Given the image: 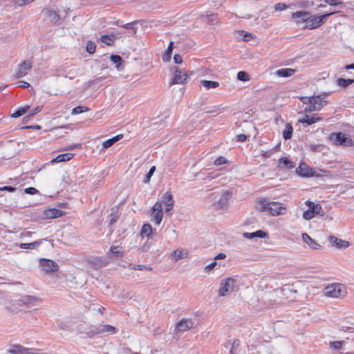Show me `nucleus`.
I'll list each match as a JSON object with an SVG mask.
<instances>
[{
	"mask_svg": "<svg viewBox=\"0 0 354 354\" xmlns=\"http://www.w3.org/2000/svg\"><path fill=\"white\" fill-rule=\"evenodd\" d=\"M74 154L71 153H66L58 155L56 158L51 160V162H61L64 161H68L72 159Z\"/></svg>",
	"mask_w": 354,
	"mask_h": 354,
	"instance_id": "27",
	"label": "nucleus"
},
{
	"mask_svg": "<svg viewBox=\"0 0 354 354\" xmlns=\"http://www.w3.org/2000/svg\"><path fill=\"white\" fill-rule=\"evenodd\" d=\"M88 110V109L86 106H77L72 109L71 114L77 115Z\"/></svg>",
	"mask_w": 354,
	"mask_h": 354,
	"instance_id": "43",
	"label": "nucleus"
},
{
	"mask_svg": "<svg viewBox=\"0 0 354 354\" xmlns=\"http://www.w3.org/2000/svg\"><path fill=\"white\" fill-rule=\"evenodd\" d=\"M328 240L333 246H335L338 248H346L349 246L348 241L338 239L335 236H330Z\"/></svg>",
	"mask_w": 354,
	"mask_h": 354,
	"instance_id": "17",
	"label": "nucleus"
},
{
	"mask_svg": "<svg viewBox=\"0 0 354 354\" xmlns=\"http://www.w3.org/2000/svg\"><path fill=\"white\" fill-rule=\"evenodd\" d=\"M312 105L314 106V109L316 111L321 110L325 105L327 104V101L324 100V97H321V96H313L311 99Z\"/></svg>",
	"mask_w": 354,
	"mask_h": 354,
	"instance_id": "16",
	"label": "nucleus"
},
{
	"mask_svg": "<svg viewBox=\"0 0 354 354\" xmlns=\"http://www.w3.org/2000/svg\"><path fill=\"white\" fill-rule=\"evenodd\" d=\"M171 256H172V259L175 261H178L186 257V256L184 254L183 250H180V249H176V250H174Z\"/></svg>",
	"mask_w": 354,
	"mask_h": 354,
	"instance_id": "39",
	"label": "nucleus"
},
{
	"mask_svg": "<svg viewBox=\"0 0 354 354\" xmlns=\"http://www.w3.org/2000/svg\"><path fill=\"white\" fill-rule=\"evenodd\" d=\"M279 165L285 169H292L295 167V164L289 158L282 157L279 160Z\"/></svg>",
	"mask_w": 354,
	"mask_h": 354,
	"instance_id": "25",
	"label": "nucleus"
},
{
	"mask_svg": "<svg viewBox=\"0 0 354 354\" xmlns=\"http://www.w3.org/2000/svg\"><path fill=\"white\" fill-rule=\"evenodd\" d=\"M326 3L332 6H338L343 5V1L339 0H323Z\"/></svg>",
	"mask_w": 354,
	"mask_h": 354,
	"instance_id": "47",
	"label": "nucleus"
},
{
	"mask_svg": "<svg viewBox=\"0 0 354 354\" xmlns=\"http://www.w3.org/2000/svg\"><path fill=\"white\" fill-rule=\"evenodd\" d=\"M239 345H240V341L239 339H235V340H234L232 344H231L230 342H227L225 344V346L226 348H228L229 346H232L233 348H234L236 349L237 347L239 346Z\"/></svg>",
	"mask_w": 354,
	"mask_h": 354,
	"instance_id": "49",
	"label": "nucleus"
},
{
	"mask_svg": "<svg viewBox=\"0 0 354 354\" xmlns=\"http://www.w3.org/2000/svg\"><path fill=\"white\" fill-rule=\"evenodd\" d=\"M216 265H217V262L214 260L211 263L207 265L205 267L204 270L205 272H209V271L212 270L216 267Z\"/></svg>",
	"mask_w": 354,
	"mask_h": 354,
	"instance_id": "52",
	"label": "nucleus"
},
{
	"mask_svg": "<svg viewBox=\"0 0 354 354\" xmlns=\"http://www.w3.org/2000/svg\"><path fill=\"white\" fill-rule=\"evenodd\" d=\"M330 344L335 349L339 350L342 348L343 342H341V341L332 342H330Z\"/></svg>",
	"mask_w": 354,
	"mask_h": 354,
	"instance_id": "51",
	"label": "nucleus"
},
{
	"mask_svg": "<svg viewBox=\"0 0 354 354\" xmlns=\"http://www.w3.org/2000/svg\"><path fill=\"white\" fill-rule=\"evenodd\" d=\"M225 257H226L225 254L219 253L214 257V260L216 261V260L224 259Z\"/></svg>",
	"mask_w": 354,
	"mask_h": 354,
	"instance_id": "63",
	"label": "nucleus"
},
{
	"mask_svg": "<svg viewBox=\"0 0 354 354\" xmlns=\"http://www.w3.org/2000/svg\"><path fill=\"white\" fill-rule=\"evenodd\" d=\"M162 202V205L164 204L165 205V212H168L171 211L174 206V201L173 200V196L170 191L165 192L161 197V200L159 201Z\"/></svg>",
	"mask_w": 354,
	"mask_h": 354,
	"instance_id": "10",
	"label": "nucleus"
},
{
	"mask_svg": "<svg viewBox=\"0 0 354 354\" xmlns=\"http://www.w3.org/2000/svg\"><path fill=\"white\" fill-rule=\"evenodd\" d=\"M31 63L28 61H24L19 65L18 70L16 72L15 77L16 79L21 78L25 76L28 71L31 68Z\"/></svg>",
	"mask_w": 354,
	"mask_h": 354,
	"instance_id": "13",
	"label": "nucleus"
},
{
	"mask_svg": "<svg viewBox=\"0 0 354 354\" xmlns=\"http://www.w3.org/2000/svg\"><path fill=\"white\" fill-rule=\"evenodd\" d=\"M173 48H174V41H170L169 46L167 47V49L166 50V51L162 56V59L163 62H168L170 61Z\"/></svg>",
	"mask_w": 354,
	"mask_h": 354,
	"instance_id": "28",
	"label": "nucleus"
},
{
	"mask_svg": "<svg viewBox=\"0 0 354 354\" xmlns=\"http://www.w3.org/2000/svg\"><path fill=\"white\" fill-rule=\"evenodd\" d=\"M337 12H339L330 11L319 16H311L310 14L307 24L305 25V28L309 30L317 28L324 24L330 16Z\"/></svg>",
	"mask_w": 354,
	"mask_h": 354,
	"instance_id": "2",
	"label": "nucleus"
},
{
	"mask_svg": "<svg viewBox=\"0 0 354 354\" xmlns=\"http://www.w3.org/2000/svg\"><path fill=\"white\" fill-rule=\"evenodd\" d=\"M336 82L339 86L346 88L354 82V80L339 77L337 80Z\"/></svg>",
	"mask_w": 354,
	"mask_h": 354,
	"instance_id": "31",
	"label": "nucleus"
},
{
	"mask_svg": "<svg viewBox=\"0 0 354 354\" xmlns=\"http://www.w3.org/2000/svg\"><path fill=\"white\" fill-rule=\"evenodd\" d=\"M17 85L19 87L24 88H28L30 86V84L28 82L23 81V80L19 81L17 82Z\"/></svg>",
	"mask_w": 354,
	"mask_h": 354,
	"instance_id": "58",
	"label": "nucleus"
},
{
	"mask_svg": "<svg viewBox=\"0 0 354 354\" xmlns=\"http://www.w3.org/2000/svg\"><path fill=\"white\" fill-rule=\"evenodd\" d=\"M311 99H312V97H306V96H303V97H300L301 102H302L304 104H310V102L312 101Z\"/></svg>",
	"mask_w": 354,
	"mask_h": 354,
	"instance_id": "59",
	"label": "nucleus"
},
{
	"mask_svg": "<svg viewBox=\"0 0 354 354\" xmlns=\"http://www.w3.org/2000/svg\"><path fill=\"white\" fill-rule=\"evenodd\" d=\"M236 283V280L232 277H229L221 281L220 283V288L218 289V295L224 297L232 292L234 286Z\"/></svg>",
	"mask_w": 354,
	"mask_h": 354,
	"instance_id": "4",
	"label": "nucleus"
},
{
	"mask_svg": "<svg viewBox=\"0 0 354 354\" xmlns=\"http://www.w3.org/2000/svg\"><path fill=\"white\" fill-rule=\"evenodd\" d=\"M63 212L58 209H48L44 212V217L46 218H59L63 215Z\"/></svg>",
	"mask_w": 354,
	"mask_h": 354,
	"instance_id": "19",
	"label": "nucleus"
},
{
	"mask_svg": "<svg viewBox=\"0 0 354 354\" xmlns=\"http://www.w3.org/2000/svg\"><path fill=\"white\" fill-rule=\"evenodd\" d=\"M313 108H314L313 105H312V104H309L308 106L305 107V109H304V111L306 113L316 111V110L314 109Z\"/></svg>",
	"mask_w": 354,
	"mask_h": 354,
	"instance_id": "61",
	"label": "nucleus"
},
{
	"mask_svg": "<svg viewBox=\"0 0 354 354\" xmlns=\"http://www.w3.org/2000/svg\"><path fill=\"white\" fill-rule=\"evenodd\" d=\"M132 268L133 270H152L151 267L146 266L144 265H134Z\"/></svg>",
	"mask_w": 354,
	"mask_h": 354,
	"instance_id": "48",
	"label": "nucleus"
},
{
	"mask_svg": "<svg viewBox=\"0 0 354 354\" xmlns=\"http://www.w3.org/2000/svg\"><path fill=\"white\" fill-rule=\"evenodd\" d=\"M237 79L242 82H247L250 80L249 75L247 72L239 71L237 73Z\"/></svg>",
	"mask_w": 354,
	"mask_h": 354,
	"instance_id": "42",
	"label": "nucleus"
},
{
	"mask_svg": "<svg viewBox=\"0 0 354 354\" xmlns=\"http://www.w3.org/2000/svg\"><path fill=\"white\" fill-rule=\"evenodd\" d=\"M201 85L204 86L207 90H209L211 88H216L219 86V83L216 81H211V80H201L200 82Z\"/></svg>",
	"mask_w": 354,
	"mask_h": 354,
	"instance_id": "30",
	"label": "nucleus"
},
{
	"mask_svg": "<svg viewBox=\"0 0 354 354\" xmlns=\"http://www.w3.org/2000/svg\"><path fill=\"white\" fill-rule=\"evenodd\" d=\"M122 138H123L122 134H118L111 138L106 140V141H104L102 143L103 149H107V148L111 147L114 143H115L116 142H118Z\"/></svg>",
	"mask_w": 354,
	"mask_h": 354,
	"instance_id": "26",
	"label": "nucleus"
},
{
	"mask_svg": "<svg viewBox=\"0 0 354 354\" xmlns=\"http://www.w3.org/2000/svg\"><path fill=\"white\" fill-rule=\"evenodd\" d=\"M29 109H30V106L28 105H26L24 107H20L17 111H15V113H13L11 115V117L15 118L20 117L22 115H24V113H26Z\"/></svg>",
	"mask_w": 354,
	"mask_h": 354,
	"instance_id": "38",
	"label": "nucleus"
},
{
	"mask_svg": "<svg viewBox=\"0 0 354 354\" xmlns=\"http://www.w3.org/2000/svg\"><path fill=\"white\" fill-rule=\"evenodd\" d=\"M151 216L156 225L160 224L163 217L162 202L157 201L155 203L151 209Z\"/></svg>",
	"mask_w": 354,
	"mask_h": 354,
	"instance_id": "5",
	"label": "nucleus"
},
{
	"mask_svg": "<svg viewBox=\"0 0 354 354\" xmlns=\"http://www.w3.org/2000/svg\"><path fill=\"white\" fill-rule=\"evenodd\" d=\"M37 349L34 348H26L21 344H12L8 350V353L12 354H37Z\"/></svg>",
	"mask_w": 354,
	"mask_h": 354,
	"instance_id": "6",
	"label": "nucleus"
},
{
	"mask_svg": "<svg viewBox=\"0 0 354 354\" xmlns=\"http://www.w3.org/2000/svg\"><path fill=\"white\" fill-rule=\"evenodd\" d=\"M135 22L128 23L124 25H121L122 27L125 28L127 29H131L133 31V34L136 32V28L133 26Z\"/></svg>",
	"mask_w": 354,
	"mask_h": 354,
	"instance_id": "54",
	"label": "nucleus"
},
{
	"mask_svg": "<svg viewBox=\"0 0 354 354\" xmlns=\"http://www.w3.org/2000/svg\"><path fill=\"white\" fill-rule=\"evenodd\" d=\"M324 293L326 296L333 298H343L346 294V288L342 283H332L327 286L324 289Z\"/></svg>",
	"mask_w": 354,
	"mask_h": 354,
	"instance_id": "1",
	"label": "nucleus"
},
{
	"mask_svg": "<svg viewBox=\"0 0 354 354\" xmlns=\"http://www.w3.org/2000/svg\"><path fill=\"white\" fill-rule=\"evenodd\" d=\"M174 59L176 64H181L183 62V59L179 54L174 55Z\"/></svg>",
	"mask_w": 354,
	"mask_h": 354,
	"instance_id": "60",
	"label": "nucleus"
},
{
	"mask_svg": "<svg viewBox=\"0 0 354 354\" xmlns=\"http://www.w3.org/2000/svg\"><path fill=\"white\" fill-rule=\"evenodd\" d=\"M43 12L44 15L49 19V20L53 24H57L60 20L59 15L57 13V12L54 10L45 9L43 10Z\"/></svg>",
	"mask_w": 354,
	"mask_h": 354,
	"instance_id": "20",
	"label": "nucleus"
},
{
	"mask_svg": "<svg viewBox=\"0 0 354 354\" xmlns=\"http://www.w3.org/2000/svg\"><path fill=\"white\" fill-rule=\"evenodd\" d=\"M96 45L92 41H88L86 44V51L89 54H93L95 51Z\"/></svg>",
	"mask_w": 354,
	"mask_h": 354,
	"instance_id": "44",
	"label": "nucleus"
},
{
	"mask_svg": "<svg viewBox=\"0 0 354 354\" xmlns=\"http://www.w3.org/2000/svg\"><path fill=\"white\" fill-rule=\"evenodd\" d=\"M306 205L308 207V209L312 211L313 214L315 215H318L320 214L322 210V207L319 204H315L312 201H307L306 202Z\"/></svg>",
	"mask_w": 354,
	"mask_h": 354,
	"instance_id": "29",
	"label": "nucleus"
},
{
	"mask_svg": "<svg viewBox=\"0 0 354 354\" xmlns=\"http://www.w3.org/2000/svg\"><path fill=\"white\" fill-rule=\"evenodd\" d=\"M100 40L106 45L112 46L114 44L115 36L113 35H102Z\"/></svg>",
	"mask_w": 354,
	"mask_h": 354,
	"instance_id": "32",
	"label": "nucleus"
},
{
	"mask_svg": "<svg viewBox=\"0 0 354 354\" xmlns=\"http://www.w3.org/2000/svg\"><path fill=\"white\" fill-rule=\"evenodd\" d=\"M309 148L313 151H317L318 149L319 148V146L315 144H310L309 145Z\"/></svg>",
	"mask_w": 354,
	"mask_h": 354,
	"instance_id": "64",
	"label": "nucleus"
},
{
	"mask_svg": "<svg viewBox=\"0 0 354 354\" xmlns=\"http://www.w3.org/2000/svg\"><path fill=\"white\" fill-rule=\"evenodd\" d=\"M42 243V240H39L30 243H21L19 245L21 249H34L38 247Z\"/></svg>",
	"mask_w": 354,
	"mask_h": 354,
	"instance_id": "36",
	"label": "nucleus"
},
{
	"mask_svg": "<svg viewBox=\"0 0 354 354\" xmlns=\"http://www.w3.org/2000/svg\"><path fill=\"white\" fill-rule=\"evenodd\" d=\"M316 215L312 212L309 209L304 211L303 213V218L306 220H310Z\"/></svg>",
	"mask_w": 354,
	"mask_h": 354,
	"instance_id": "46",
	"label": "nucleus"
},
{
	"mask_svg": "<svg viewBox=\"0 0 354 354\" xmlns=\"http://www.w3.org/2000/svg\"><path fill=\"white\" fill-rule=\"evenodd\" d=\"M268 211L272 216H275L284 214L286 213V208L283 207L281 203L271 202Z\"/></svg>",
	"mask_w": 354,
	"mask_h": 354,
	"instance_id": "11",
	"label": "nucleus"
},
{
	"mask_svg": "<svg viewBox=\"0 0 354 354\" xmlns=\"http://www.w3.org/2000/svg\"><path fill=\"white\" fill-rule=\"evenodd\" d=\"M24 192L26 194H35L38 192V190L37 189H35V187H27L24 189Z\"/></svg>",
	"mask_w": 354,
	"mask_h": 354,
	"instance_id": "56",
	"label": "nucleus"
},
{
	"mask_svg": "<svg viewBox=\"0 0 354 354\" xmlns=\"http://www.w3.org/2000/svg\"><path fill=\"white\" fill-rule=\"evenodd\" d=\"M293 132V128L290 123H287L285 126V129L283 131V138L285 140H289L292 138Z\"/></svg>",
	"mask_w": 354,
	"mask_h": 354,
	"instance_id": "33",
	"label": "nucleus"
},
{
	"mask_svg": "<svg viewBox=\"0 0 354 354\" xmlns=\"http://www.w3.org/2000/svg\"><path fill=\"white\" fill-rule=\"evenodd\" d=\"M118 331L117 328L111 325H103L102 326V328L100 329L99 333H109L111 334L116 333Z\"/></svg>",
	"mask_w": 354,
	"mask_h": 354,
	"instance_id": "37",
	"label": "nucleus"
},
{
	"mask_svg": "<svg viewBox=\"0 0 354 354\" xmlns=\"http://www.w3.org/2000/svg\"><path fill=\"white\" fill-rule=\"evenodd\" d=\"M270 203L271 202L268 201L266 198H260L258 201V208L262 212L268 211Z\"/></svg>",
	"mask_w": 354,
	"mask_h": 354,
	"instance_id": "34",
	"label": "nucleus"
},
{
	"mask_svg": "<svg viewBox=\"0 0 354 354\" xmlns=\"http://www.w3.org/2000/svg\"><path fill=\"white\" fill-rule=\"evenodd\" d=\"M321 120L322 118L320 117H316L315 115L309 116L306 115L304 118L299 119L298 122L301 124H307L308 125H311Z\"/></svg>",
	"mask_w": 354,
	"mask_h": 354,
	"instance_id": "23",
	"label": "nucleus"
},
{
	"mask_svg": "<svg viewBox=\"0 0 354 354\" xmlns=\"http://www.w3.org/2000/svg\"><path fill=\"white\" fill-rule=\"evenodd\" d=\"M297 174L302 177H312L315 176L313 169L305 163L301 164L297 169Z\"/></svg>",
	"mask_w": 354,
	"mask_h": 354,
	"instance_id": "12",
	"label": "nucleus"
},
{
	"mask_svg": "<svg viewBox=\"0 0 354 354\" xmlns=\"http://www.w3.org/2000/svg\"><path fill=\"white\" fill-rule=\"evenodd\" d=\"M328 139L329 142L336 146L351 147L353 145V140L342 132L331 133Z\"/></svg>",
	"mask_w": 354,
	"mask_h": 354,
	"instance_id": "3",
	"label": "nucleus"
},
{
	"mask_svg": "<svg viewBox=\"0 0 354 354\" xmlns=\"http://www.w3.org/2000/svg\"><path fill=\"white\" fill-rule=\"evenodd\" d=\"M193 326V322L190 319H182L176 326L177 330L179 331H185Z\"/></svg>",
	"mask_w": 354,
	"mask_h": 354,
	"instance_id": "22",
	"label": "nucleus"
},
{
	"mask_svg": "<svg viewBox=\"0 0 354 354\" xmlns=\"http://www.w3.org/2000/svg\"><path fill=\"white\" fill-rule=\"evenodd\" d=\"M16 188L12 186H3L0 187V191H8L10 192H14Z\"/></svg>",
	"mask_w": 354,
	"mask_h": 354,
	"instance_id": "57",
	"label": "nucleus"
},
{
	"mask_svg": "<svg viewBox=\"0 0 354 354\" xmlns=\"http://www.w3.org/2000/svg\"><path fill=\"white\" fill-rule=\"evenodd\" d=\"M110 59L113 62V63L116 64V68H119L120 65L122 62V57L118 55H111Z\"/></svg>",
	"mask_w": 354,
	"mask_h": 354,
	"instance_id": "41",
	"label": "nucleus"
},
{
	"mask_svg": "<svg viewBox=\"0 0 354 354\" xmlns=\"http://www.w3.org/2000/svg\"><path fill=\"white\" fill-rule=\"evenodd\" d=\"M152 227L149 223H145L142 225L140 234L142 236H146L149 237L152 233Z\"/></svg>",
	"mask_w": 354,
	"mask_h": 354,
	"instance_id": "35",
	"label": "nucleus"
},
{
	"mask_svg": "<svg viewBox=\"0 0 354 354\" xmlns=\"http://www.w3.org/2000/svg\"><path fill=\"white\" fill-rule=\"evenodd\" d=\"M310 14V12L308 11H297L292 13L291 17L295 20L297 23L305 22L306 24Z\"/></svg>",
	"mask_w": 354,
	"mask_h": 354,
	"instance_id": "14",
	"label": "nucleus"
},
{
	"mask_svg": "<svg viewBox=\"0 0 354 354\" xmlns=\"http://www.w3.org/2000/svg\"><path fill=\"white\" fill-rule=\"evenodd\" d=\"M188 73L182 71L178 67L175 68L174 76L170 82V85L185 84L187 82Z\"/></svg>",
	"mask_w": 354,
	"mask_h": 354,
	"instance_id": "8",
	"label": "nucleus"
},
{
	"mask_svg": "<svg viewBox=\"0 0 354 354\" xmlns=\"http://www.w3.org/2000/svg\"><path fill=\"white\" fill-rule=\"evenodd\" d=\"M41 110V107L37 106L30 113L25 117L26 118H32L36 113L40 112Z\"/></svg>",
	"mask_w": 354,
	"mask_h": 354,
	"instance_id": "55",
	"label": "nucleus"
},
{
	"mask_svg": "<svg viewBox=\"0 0 354 354\" xmlns=\"http://www.w3.org/2000/svg\"><path fill=\"white\" fill-rule=\"evenodd\" d=\"M287 7L288 6H286V4H285L283 3H278L275 4V6H274V8L277 11L284 10L285 9L287 8Z\"/></svg>",
	"mask_w": 354,
	"mask_h": 354,
	"instance_id": "53",
	"label": "nucleus"
},
{
	"mask_svg": "<svg viewBox=\"0 0 354 354\" xmlns=\"http://www.w3.org/2000/svg\"><path fill=\"white\" fill-rule=\"evenodd\" d=\"M231 197V192L228 190L225 191L221 198L213 203V206L216 209H225L227 208L228 201Z\"/></svg>",
	"mask_w": 354,
	"mask_h": 354,
	"instance_id": "9",
	"label": "nucleus"
},
{
	"mask_svg": "<svg viewBox=\"0 0 354 354\" xmlns=\"http://www.w3.org/2000/svg\"><path fill=\"white\" fill-rule=\"evenodd\" d=\"M40 299L35 296L26 295L21 297L19 300L21 306H26L27 307L35 306Z\"/></svg>",
	"mask_w": 354,
	"mask_h": 354,
	"instance_id": "15",
	"label": "nucleus"
},
{
	"mask_svg": "<svg viewBox=\"0 0 354 354\" xmlns=\"http://www.w3.org/2000/svg\"><path fill=\"white\" fill-rule=\"evenodd\" d=\"M119 246H111L109 248V251L113 257H122V252L120 250H118Z\"/></svg>",
	"mask_w": 354,
	"mask_h": 354,
	"instance_id": "40",
	"label": "nucleus"
},
{
	"mask_svg": "<svg viewBox=\"0 0 354 354\" xmlns=\"http://www.w3.org/2000/svg\"><path fill=\"white\" fill-rule=\"evenodd\" d=\"M39 266L46 273L55 272L59 269V266L55 261L48 259H41L39 260Z\"/></svg>",
	"mask_w": 354,
	"mask_h": 354,
	"instance_id": "7",
	"label": "nucleus"
},
{
	"mask_svg": "<svg viewBox=\"0 0 354 354\" xmlns=\"http://www.w3.org/2000/svg\"><path fill=\"white\" fill-rule=\"evenodd\" d=\"M227 162V160L223 156H220L214 160L215 165H221Z\"/></svg>",
	"mask_w": 354,
	"mask_h": 354,
	"instance_id": "50",
	"label": "nucleus"
},
{
	"mask_svg": "<svg viewBox=\"0 0 354 354\" xmlns=\"http://www.w3.org/2000/svg\"><path fill=\"white\" fill-rule=\"evenodd\" d=\"M155 170H156V167L155 166H153V167H151L150 168L149 171H148V173L147 174V175L145 176V178L143 180V182L145 183H148L150 181L151 178L153 176Z\"/></svg>",
	"mask_w": 354,
	"mask_h": 354,
	"instance_id": "45",
	"label": "nucleus"
},
{
	"mask_svg": "<svg viewBox=\"0 0 354 354\" xmlns=\"http://www.w3.org/2000/svg\"><path fill=\"white\" fill-rule=\"evenodd\" d=\"M243 236L249 239H252L256 237L258 238H266L268 236V234L262 230H257L254 232H244Z\"/></svg>",
	"mask_w": 354,
	"mask_h": 354,
	"instance_id": "21",
	"label": "nucleus"
},
{
	"mask_svg": "<svg viewBox=\"0 0 354 354\" xmlns=\"http://www.w3.org/2000/svg\"><path fill=\"white\" fill-rule=\"evenodd\" d=\"M303 241L313 250H319L322 246L314 241L307 233L302 234Z\"/></svg>",
	"mask_w": 354,
	"mask_h": 354,
	"instance_id": "18",
	"label": "nucleus"
},
{
	"mask_svg": "<svg viewBox=\"0 0 354 354\" xmlns=\"http://www.w3.org/2000/svg\"><path fill=\"white\" fill-rule=\"evenodd\" d=\"M295 73V70L292 68H281L275 72V74L281 77H288Z\"/></svg>",
	"mask_w": 354,
	"mask_h": 354,
	"instance_id": "24",
	"label": "nucleus"
},
{
	"mask_svg": "<svg viewBox=\"0 0 354 354\" xmlns=\"http://www.w3.org/2000/svg\"><path fill=\"white\" fill-rule=\"evenodd\" d=\"M247 139V136L245 134H239L237 136V141L245 142Z\"/></svg>",
	"mask_w": 354,
	"mask_h": 354,
	"instance_id": "62",
	"label": "nucleus"
}]
</instances>
